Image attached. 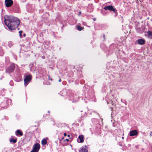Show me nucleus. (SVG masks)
Wrapping results in <instances>:
<instances>
[{"label": "nucleus", "mask_w": 152, "mask_h": 152, "mask_svg": "<svg viewBox=\"0 0 152 152\" xmlns=\"http://www.w3.org/2000/svg\"><path fill=\"white\" fill-rule=\"evenodd\" d=\"M87 150L86 147H82L81 149L80 150L79 152H87Z\"/></svg>", "instance_id": "obj_11"}, {"label": "nucleus", "mask_w": 152, "mask_h": 152, "mask_svg": "<svg viewBox=\"0 0 152 152\" xmlns=\"http://www.w3.org/2000/svg\"><path fill=\"white\" fill-rule=\"evenodd\" d=\"M26 36V34H23V36L24 37H25Z\"/></svg>", "instance_id": "obj_24"}, {"label": "nucleus", "mask_w": 152, "mask_h": 152, "mask_svg": "<svg viewBox=\"0 0 152 152\" xmlns=\"http://www.w3.org/2000/svg\"><path fill=\"white\" fill-rule=\"evenodd\" d=\"M5 24L9 30H12L17 28L20 25L19 19L11 16H5L4 17Z\"/></svg>", "instance_id": "obj_1"}, {"label": "nucleus", "mask_w": 152, "mask_h": 152, "mask_svg": "<svg viewBox=\"0 0 152 152\" xmlns=\"http://www.w3.org/2000/svg\"><path fill=\"white\" fill-rule=\"evenodd\" d=\"M31 152H38L37 151H35V150L33 149L31 151Z\"/></svg>", "instance_id": "obj_18"}, {"label": "nucleus", "mask_w": 152, "mask_h": 152, "mask_svg": "<svg viewBox=\"0 0 152 152\" xmlns=\"http://www.w3.org/2000/svg\"><path fill=\"white\" fill-rule=\"evenodd\" d=\"M110 103L112 105H113V102L112 101H111Z\"/></svg>", "instance_id": "obj_22"}, {"label": "nucleus", "mask_w": 152, "mask_h": 152, "mask_svg": "<svg viewBox=\"0 0 152 152\" xmlns=\"http://www.w3.org/2000/svg\"><path fill=\"white\" fill-rule=\"evenodd\" d=\"M122 138L123 139H124V137H122Z\"/></svg>", "instance_id": "obj_30"}, {"label": "nucleus", "mask_w": 152, "mask_h": 152, "mask_svg": "<svg viewBox=\"0 0 152 152\" xmlns=\"http://www.w3.org/2000/svg\"><path fill=\"white\" fill-rule=\"evenodd\" d=\"M138 133L137 130H134V136H135L138 134Z\"/></svg>", "instance_id": "obj_13"}, {"label": "nucleus", "mask_w": 152, "mask_h": 152, "mask_svg": "<svg viewBox=\"0 0 152 152\" xmlns=\"http://www.w3.org/2000/svg\"><path fill=\"white\" fill-rule=\"evenodd\" d=\"M15 134L17 136H22L23 135V133L21 132L20 130L18 129L15 132Z\"/></svg>", "instance_id": "obj_9"}, {"label": "nucleus", "mask_w": 152, "mask_h": 152, "mask_svg": "<svg viewBox=\"0 0 152 152\" xmlns=\"http://www.w3.org/2000/svg\"><path fill=\"white\" fill-rule=\"evenodd\" d=\"M31 79V75H26L24 79V85L26 86L28 84V82L30 81Z\"/></svg>", "instance_id": "obj_3"}, {"label": "nucleus", "mask_w": 152, "mask_h": 152, "mask_svg": "<svg viewBox=\"0 0 152 152\" xmlns=\"http://www.w3.org/2000/svg\"><path fill=\"white\" fill-rule=\"evenodd\" d=\"M67 136H68V137H69V136H70V135H69V134H68V135H67Z\"/></svg>", "instance_id": "obj_28"}, {"label": "nucleus", "mask_w": 152, "mask_h": 152, "mask_svg": "<svg viewBox=\"0 0 152 152\" xmlns=\"http://www.w3.org/2000/svg\"><path fill=\"white\" fill-rule=\"evenodd\" d=\"M23 31H19V32L20 34H21L22 33Z\"/></svg>", "instance_id": "obj_19"}, {"label": "nucleus", "mask_w": 152, "mask_h": 152, "mask_svg": "<svg viewBox=\"0 0 152 152\" xmlns=\"http://www.w3.org/2000/svg\"><path fill=\"white\" fill-rule=\"evenodd\" d=\"M64 136H66V133H64Z\"/></svg>", "instance_id": "obj_23"}, {"label": "nucleus", "mask_w": 152, "mask_h": 152, "mask_svg": "<svg viewBox=\"0 0 152 152\" xmlns=\"http://www.w3.org/2000/svg\"><path fill=\"white\" fill-rule=\"evenodd\" d=\"M40 148V145L38 143H36L33 146V149L34 150H35V151L38 152Z\"/></svg>", "instance_id": "obj_7"}, {"label": "nucleus", "mask_w": 152, "mask_h": 152, "mask_svg": "<svg viewBox=\"0 0 152 152\" xmlns=\"http://www.w3.org/2000/svg\"><path fill=\"white\" fill-rule=\"evenodd\" d=\"M19 35L20 38H22V35L21 34H20Z\"/></svg>", "instance_id": "obj_20"}, {"label": "nucleus", "mask_w": 152, "mask_h": 152, "mask_svg": "<svg viewBox=\"0 0 152 152\" xmlns=\"http://www.w3.org/2000/svg\"><path fill=\"white\" fill-rule=\"evenodd\" d=\"M66 140L67 141H68L69 140L68 139H66Z\"/></svg>", "instance_id": "obj_27"}, {"label": "nucleus", "mask_w": 152, "mask_h": 152, "mask_svg": "<svg viewBox=\"0 0 152 152\" xmlns=\"http://www.w3.org/2000/svg\"><path fill=\"white\" fill-rule=\"evenodd\" d=\"M129 135L131 136H133V130L130 131Z\"/></svg>", "instance_id": "obj_17"}, {"label": "nucleus", "mask_w": 152, "mask_h": 152, "mask_svg": "<svg viewBox=\"0 0 152 152\" xmlns=\"http://www.w3.org/2000/svg\"><path fill=\"white\" fill-rule=\"evenodd\" d=\"M145 43V40L143 39H139L137 40L135 42V44H138L140 45H143Z\"/></svg>", "instance_id": "obj_6"}, {"label": "nucleus", "mask_w": 152, "mask_h": 152, "mask_svg": "<svg viewBox=\"0 0 152 152\" xmlns=\"http://www.w3.org/2000/svg\"><path fill=\"white\" fill-rule=\"evenodd\" d=\"M94 20H95V19H94Z\"/></svg>", "instance_id": "obj_32"}, {"label": "nucleus", "mask_w": 152, "mask_h": 152, "mask_svg": "<svg viewBox=\"0 0 152 152\" xmlns=\"http://www.w3.org/2000/svg\"><path fill=\"white\" fill-rule=\"evenodd\" d=\"M104 9L106 10H109L110 11H113L114 12H116L115 9L113 8V7L112 6H106L104 8Z\"/></svg>", "instance_id": "obj_5"}, {"label": "nucleus", "mask_w": 152, "mask_h": 152, "mask_svg": "<svg viewBox=\"0 0 152 152\" xmlns=\"http://www.w3.org/2000/svg\"><path fill=\"white\" fill-rule=\"evenodd\" d=\"M83 28L80 27L79 26H77V30H78L79 31L82 30Z\"/></svg>", "instance_id": "obj_14"}, {"label": "nucleus", "mask_w": 152, "mask_h": 152, "mask_svg": "<svg viewBox=\"0 0 152 152\" xmlns=\"http://www.w3.org/2000/svg\"><path fill=\"white\" fill-rule=\"evenodd\" d=\"M42 144V145H45L47 143V141L45 139H43L41 142Z\"/></svg>", "instance_id": "obj_12"}, {"label": "nucleus", "mask_w": 152, "mask_h": 152, "mask_svg": "<svg viewBox=\"0 0 152 152\" xmlns=\"http://www.w3.org/2000/svg\"><path fill=\"white\" fill-rule=\"evenodd\" d=\"M50 80H52V79H50Z\"/></svg>", "instance_id": "obj_31"}, {"label": "nucleus", "mask_w": 152, "mask_h": 152, "mask_svg": "<svg viewBox=\"0 0 152 152\" xmlns=\"http://www.w3.org/2000/svg\"><path fill=\"white\" fill-rule=\"evenodd\" d=\"M15 64H12L6 70L7 72L10 73L13 71L15 69Z\"/></svg>", "instance_id": "obj_2"}, {"label": "nucleus", "mask_w": 152, "mask_h": 152, "mask_svg": "<svg viewBox=\"0 0 152 152\" xmlns=\"http://www.w3.org/2000/svg\"><path fill=\"white\" fill-rule=\"evenodd\" d=\"M80 14H81V12H79V15H80Z\"/></svg>", "instance_id": "obj_29"}, {"label": "nucleus", "mask_w": 152, "mask_h": 152, "mask_svg": "<svg viewBox=\"0 0 152 152\" xmlns=\"http://www.w3.org/2000/svg\"><path fill=\"white\" fill-rule=\"evenodd\" d=\"M10 141L11 142H13L14 143H15L16 142L17 140L15 139H12L10 140Z\"/></svg>", "instance_id": "obj_15"}, {"label": "nucleus", "mask_w": 152, "mask_h": 152, "mask_svg": "<svg viewBox=\"0 0 152 152\" xmlns=\"http://www.w3.org/2000/svg\"><path fill=\"white\" fill-rule=\"evenodd\" d=\"M150 135L152 136V132L151 131L150 132Z\"/></svg>", "instance_id": "obj_21"}, {"label": "nucleus", "mask_w": 152, "mask_h": 152, "mask_svg": "<svg viewBox=\"0 0 152 152\" xmlns=\"http://www.w3.org/2000/svg\"><path fill=\"white\" fill-rule=\"evenodd\" d=\"M5 3L7 7H11L13 4V2L12 0H5Z\"/></svg>", "instance_id": "obj_4"}, {"label": "nucleus", "mask_w": 152, "mask_h": 152, "mask_svg": "<svg viewBox=\"0 0 152 152\" xmlns=\"http://www.w3.org/2000/svg\"><path fill=\"white\" fill-rule=\"evenodd\" d=\"M148 34V37L149 39H152V32L150 31H148L147 32Z\"/></svg>", "instance_id": "obj_10"}, {"label": "nucleus", "mask_w": 152, "mask_h": 152, "mask_svg": "<svg viewBox=\"0 0 152 152\" xmlns=\"http://www.w3.org/2000/svg\"><path fill=\"white\" fill-rule=\"evenodd\" d=\"M61 81V79H60L59 80H58V81H59V82H60Z\"/></svg>", "instance_id": "obj_25"}, {"label": "nucleus", "mask_w": 152, "mask_h": 152, "mask_svg": "<svg viewBox=\"0 0 152 152\" xmlns=\"http://www.w3.org/2000/svg\"><path fill=\"white\" fill-rule=\"evenodd\" d=\"M12 43L11 42H8V45L9 46L11 47L12 46Z\"/></svg>", "instance_id": "obj_16"}, {"label": "nucleus", "mask_w": 152, "mask_h": 152, "mask_svg": "<svg viewBox=\"0 0 152 152\" xmlns=\"http://www.w3.org/2000/svg\"><path fill=\"white\" fill-rule=\"evenodd\" d=\"M48 80L50 79V76H48Z\"/></svg>", "instance_id": "obj_26"}, {"label": "nucleus", "mask_w": 152, "mask_h": 152, "mask_svg": "<svg viewBox=\"0 0 152 152\" xmlns=\"http://www.w3.org/2000/svg\"><path fill=\"white\" fill-rule=\"evenodd\" d=\"M84 138L83 135H79L77 139V141L78 142L80 143H82L84 141Z\"/></svg>", "instance_id": "obj_8"}]
</instances>
